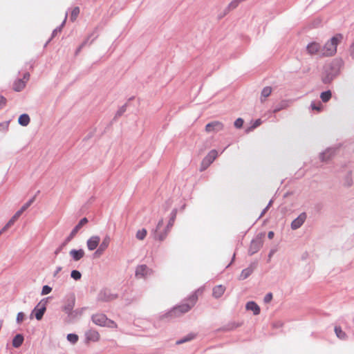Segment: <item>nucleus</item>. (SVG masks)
<instances>
[{"mask_svg":"<svg viewBox=\"0 0 354 354\" xmlns=\"http://www.w3.org/2000/svg\"><path fill=\"white\" fill-rule=\"evenodd\" d=\"M189 303H184L178 306L174 307L171 310L166 313L168 317H176L188 312L196 303L198 295L196 292H194L188 298Z\"/></svg>","mask_w":354,"mask_h":354,"instance_id":"1","label":"nucleus"},{"mask_svg":"<svg viewBox=\"0 0 354 354\" xmlns=\"http://www.w3.org/2000/svg\"><path fill=\"white\" fill-rule=\"evenodd\" d=\"M343 39L342 34H337L328 40L324 46H322V51L321 56H332L337 51V46Z\"/></svg>","mask_w":354,"mask_h":354,"instance_id":"2","label":"nucleus"},{"mask_svg":"<svg viewBox=\"0 0 354 354\" xmlns=\"http://www.w3.org/2000/svg\"><path fill=\"white\" fill-rule=\"evenodd\" d=\"M340 69V62L339 61L332 62L329 66L325 70V75L322 77V82L324 84L330 83L339 74Z\"/></svg>","mask_w":354,"mask_h":354,"instance_id":"3","label":"nucleus"},{"mask_svg":"<svg viewBox=\"0 0 354 354\" xmlns=\"http://www.w3.org/2000/svg\"><path fill=\"white\" fill-rule=\"evenodd\" d=\"M88 223V219L84 217L82 218L78 224L72 230L70 234L66 237L64 241L55 250V254L57 255L63 248L73 239L75 234L81 229V227Z\"/></svg>","mask_w":354,"mask_h":354,"instance_id":"4","label":"nucleus"},{"mask_svg":"<svg viewBox=\"0 0 354 354\" xmlns=\"http://www.w3.org/2000/svg\"><path fill=\"white\" fill-rule=\"evenodd\" d=\"M176 214H177V209L175 208L171 212L170 218L169 220L168 223H167L166 228L165 229V230L163 232H160L158 236H156L155 239L159 240L160 241H162L163 240L165 239L169 232L170 231V229L174 225V221L176 218Z\"/></svg>","mask_w":354,"mask_h":354,"instance_id":"5","label":"nucleus"},{"mask_svg":"<svg viewBox=\"0 0 354 354\" xmlns=\"http://www.w3.org/2000/svg\"><path fill=\"white\" fill-rule=\"evenodd\" d=\"M93 322L100 326L113 327L115 325V322L109 319L104 314H95L91 317Z\"/></svg>","mask_w":354,"mask_h":354,"instance_id":"6","label":"nucleus"},{"mask_svg":"<svg viewBox=\"0 0 354 354\" xmlns=\"http://www.w3.org/2000/svg\"><path fill=\"white\" fill-rule=\"evenodd\" d=\"M263 234H259L253 239L250 243V248L248 249L249 255H253L257 253L263 246Z\"/></svg>","mask_w":354,"mask_h":354,"instance_id":"7","label":"nucleus"},{"mask_svg":"<svg viewBox=\"0 0 354 354\" xmlns=\"http://www.w3.org/2000/svg\"><path fill=\"white\" fill-rule=\"evenodd\" d=\"M48 299V297L41 299L33 309L32 313H35L37 320H41L42 319L46 310Z\"/></svg>","mask_w":354,"mask_h":354,"instance_id":"8","label":"nucleus"},{"mask_svg":"<svg viewBox=\"0 0 354 354\" xmlns=\"http://www.w3.org/2000/svg\"><path fill=\"white\" fill-rule=\"evenodd\" d=\"M218 153L216 150L212 149L208 154L203 159L200 171H203L205 170L216 158Z\"/></svg>","mask_w":354,"mask_h":354,"instance_id":"9","label":"nucleus"},{"mask_svg":"<svg viewBox=\"0 0 354 354\" xmlns=\"http://www.w3.org/2000/svg\"><path fill=\"white\" fill-rule=\"evenodd\" d=\"M152 273L151 269L149 268L146 265H140L136 267L135 275L138 279L144 278Z\"/></svg>","mask_w":354,"mask_h":354,"instance_id":"10","label":"nucleus"},{"mask_svg":"<svg viewBox=\"0 0 354 354\" xmlns=\"http://www.w3.org/2000/svg\"><path fill=\"white\" fill-rule=\"evenodd\" d=\"M223 124L219 121H213L206 124L205 131L207 133L218 132L223 129Z\"/></svg>","mask_w":354,"mask_h":354,"instance_id":"11","label":"nucleus"},{"mask_svg":"<svg viewBox=\"0 0 354 354\" xmlns=\"http://www.w3.org/2000/svg\"><path fill=\"white\" fill-rule=\"evenodd\" d=\"M110 241V236L109 235H106L105 237L103 239L102 243L100 244L98 248L95 252L94 256L100 257V255H102L104 253V252L108 248Z\"/></svg>","mask_w":354,"mask_h":354,"instance_id":"12","label":"nucleus"},{"mask_svg":"<svg viewBox=\"0 0 354 354\" xmlns=\"http://www.w3.org/2000/svg\"><path fill=\"white\" fill-rule=\"evenodd\" d=\"M117 298V295L111 294L109 290H102L98 295L97 300L101 301H109Z\"/></svg>","mask_w":354,"mask_h":354,"instance_id":"13","label":"nucleus"},{"mask_svg":"<svg viewBox=\"0 0 354 354\" xmlns=\"http://www.w3.org/2000/svg\"><path fill=\"white\" fill-rule=\"evenodd\" d=\"M257 264L258 262L257 261H253L250 264V266L248 268L243 269L239 276V279L244 280L247 279L257 268Z\"/></svg>","mask_w":354,"mask_h":354,"instance_id":"14","label":"nucleus"},{"mask_svg":"<svg viewBox=\"0 0 354 354\" xmlns=\"http://www.w3.org/2000/svg\"><path fill=\"white\" fill-rule=\"evenodd\" d=\"M307 215L305 212L301 213L291 223V228L293 230L299 229L306 220Z\"/></svg>","mask_w":354,"mask_h":354,"instance_id":"15","label":"nucleus"},{"mask_svg":"<svg viewBox=\"0 0 354 354\" xmlns=\"http://www.w3.org/2000/svg\"><path fill=\"white\" fill-rule=\"evenodd\" d=\"M307 51L310 55H321L322 48L321 45L317 42H311L308 44L306 47Z\"/></svg>","mask_w":354,"mask_h":354,"instance_id":"16","label":"nucleus"},{"mask_svg":"<svg viewBox=\"0 0 354 354\" xmlns=\"http://www.w3.org/2000/svg\"><path fill=\"white\" fill-rule=\"evenodd\" d=\"M100 238L98 236H92L86 241V245L90 251H93L99 245Z\"/></svg>","mask_w":354,"mask_h":354,"instance_id":"17","label":"nucleus"},{"mask_svg":"<svg viewBox=\"0 0 354 354\" xmlns=\"http://www.w3.org/2000/svg\"><path fill=\"white\" fill-rule=\"evenodd\" d=\"M335 149L333 147L328 148L326 151L320 153V159L322 162H326L335 154Z\"/></svg>","mask_w":354,"mask_h":354,"instance_id":"18","label":"nucleus"},{"mask_svg":"<svg viewBox=\"0 0 354 354\" xmlns=\"http://www.w3.org/2000/svg\"><path fill=\"white\" fill-rule=\"evenodd\" d=\"M85 337L87 341L97 342L100 334L97 330L91 329L85 333Z\"/></svg>","mask_w":354,"mask_h":354,"instance_id":"19","label":"nucleus"},{"mask_svg":"<svg viewBox=\"0 0 354 354\" xmlns=\"http://www.w3.org/2000/svg\"><path fill=\"white\" fill-rule=\"evenodd\" d=\"M84 251L82 249H73L69 252L70 256L75 261L80 260L84 256Z\"/></svg>","mask_w":354,"mask_h":354,"instance_id":"20","label":"nucleus"},{"mask_svg":"<svg viewBox=\"0 0 354 354\" xmlns=\"http://www.w3.org/2000/svg\"><path fill=\"white\" fill-rule=\"evenodd\" d=\"M245 308L248 310H252L254 315L260 313V308L254 301H248L246 304Z\"/></svg>","mask_w":354,"mask_h":354,"instance_id":"21","label":"nucleus"},{"mask_svg":"<svg viewBox=\"0 0 354 354\" xmlns=\"http://www.w3.org/2000/svg\"><path fill=\"white\" fill-rule=\"evenodd\" d=\"M225 288L222 285H218L213 288L212 295L214 298H220L224 293Z\"/></svg>","mask_w":354,"mask_h":354,"instance_id":"22","label":"nucleus"},{"mask_svg":"<svg viewBox=\"0 0 354 354\" xmlns=\"http://www.w3.org/2000/svg\"><path fill=\"white\" fill-rule=\"evenodd\" d=\"M24 340V335L22 334L16 335L12 339V346L15 348H19L21 346Z\"/></svg>","mask_w":354,"mask_h":354,"instance_id":"23","label":"nucleus"},{"mask_svg":"<svg viewBox=\"0 0 354 354\" xmlns=\"http://www.w3.org/2000/svg\"><path fill=\"white\" fill-rule=\"evenodd\" d=\"M290 100H282L280 102V103L277 105H276L274 109H273V113H277L279 112V111L282 110V109H286L287 107L289 106L290 105Z\"/></svg>","mask_w":354,"mask_h":354,"instance_id":"24","label":"nucleus"},{"mask_svg":"<svg viewBox=\"0 0 354 354\" xmlns=\"http://www.w3.org/2000/svg\"><path fill=\"white\" fill-rule=\"evenodd\" d=\"M26 86V82L24 80L19 79L14 82L13 89L15 91H21Z\"/></svg>","mask_w":354,"mask_h":354,"instance_id":"25","label":"nucleus"},{"mask_svg":"<svg viewBox=\"0 0 354 354\" xmlns=\"http://www.w3.org/2000/svg\"><path fill=\"white\" fill-rule=\"evenodd\" d=\"M30 117L26 113L21 114L18 119L19 124L23 127H26L30 123Z\"/></svg>","mask_w":354,"mask_h":354,"instance_id":"26","label":"nucleus"},{"mask_svg":"<svg viewBox=\"0 0 354 354\" xmlns=\"http://www.w3.org/2000/svg\"><path fill=\"white\" fill-rule=\"evenodd\" d=\"M74 305H75V298L73 297L72 301L71 302H69L68 304H67L64 307V311L68 315H71L73 313V309Z\"/></svg>","mask_w":354,"mask_h":354,"instance_id":"27","label":"nucleus"},{"mask_svg":"<svg viewBox=\"0 0 354 354\" xmlns=\"http://www.w3.org/2000/svg\"><path fill=\"white\" fill-rule=\"evenodd\" d=\"M196 337V335L194 333H189L185 337L180 339L176 342V344H181L185 343L187 342L191 341Z\"/></svg>","mask_w":354,"mask_h":354,"instance_id":"28","label":"nucleus"},{"mask_svg":"<svg viewBox=\"0 0 354 354\" xmlns=\"http://www.w3.org/2000/svg\"><path fill=\"white\" fill-rule=\"evenodd\" d=\"M331 96H332V93L330 90L324 91L320 95V97L323 102H328L330 100V99L331 98Z\"/></svg>","mask_w":354,"mask_h":354,"instance_id":"29","label":"nucleus"},{"mask_svg":"<svg viewBox=\"0 0 354 354\" xmlns=\"http://www.w3.org/2000/svg\"><path fill=\"white\" fill-rule=\"evenodd\" d=\"M271 93H272V88L270 86L264 87L261 91V102L263 101V97L266 98L267 97L270 96Z\"/></svg>","mask_w":354,"mask_h":354,"instance_id":"30","label":"nucleus"},{"mask_svg":"<svg viewBox=\"0 0 354 354\" xmlns=\"http://www.w3.org/2000/svg\"><path fill=\"white\" fill-rule=\"evenodd\" d=\"M335 332L337 337L341 339H344L346 337V333L342 330L341 327L335 326Z\"/></svg>","mask_w":354,"mask_h":354,"instance_id":"31","label":"nucleus"},{"mask_svg":"<svg viewBox=\"0 0 354 354\" xmlns=\"http://www.w3.org/2000/svg\"><path fill=\"white\" fill-rule=\"evenodd\" d=\"M66 338L67 340L73 344H76L79 339L78 335L74 333L68 334Z\"/></svg>","mask_w":354,"mask_h":354,"instance_id":"32","label":"nucleus"},{"mask_svg":"<svg viewBox=\"0 0 354 354\" xmlns=\"http://www.w3.org/2000/svg\"><path fill=\"white\" fill-rule=\"evenodd\" d=\"M147 233L146 229L142 228L137 232L136 237L138 240H143L146 237Z\"/></svg>","mask_w":354,"mask_h":354,"instance_id":"33","label":"nucleus"},{"mask_svg":"<svg viewBox=\"0 0 354 354\" xmlns=\"http://www.w3.org/2000/svg\"><path fill=\"white\" fill-rule=\"evenodd\" d=\"M66 17H67V14H66V16H65V19L63 21V22L62 23V24L57 27L53 31V33H52V37L51 38L54 37L58 32H60L62 31V29L63 28V26H64L65 24V22H66Z\"/></svg>","mask_w":354,"mask_h":354,"instance_id":"34","label":"nucleus"},{"mask_svg":"<svg viewBox=\"0 0 354 354\" xmlns=\"http://www.w3.org/2000/svg\"><path fill=\"white\" fill-rule=\"evenodd\" d=\"M35 198H36V196H34L33 197H32L30 199H29L21 207V210L22 211H26L32 203L33 202L35 201Z\"/></svg>","mask_w":354,"mask_h":354,"instance_id":"35","label":"nucleus"},{"mask_svg":"<svg viewBox=\"0 0 354 354\" xmlns=\"http://www.w3.org/2000/svg\"><path fill=\"white\" fill-rule=\"evenodd\" d=\"M79 13H80V8L78 7L74 8L71 12V20L72 21H74L77 19Z\"/></svg>","mask_w":354,"mask_h":354,"instance_id":"36","label":"nucleus"},{"mask_svg":"<svg viewBox=\"0 0 354 354\" xmlns=\"http://www.w3.org/2000/svg\"><path fill=\"white\" fill-rule=\"evenodd\" d=\"M240 3L239 1V0H233L232 1L230 2V3L228 5L227 8H226V10L227 11H230V10H234L238 6L239 4Z\"/></svg>","mask_w":354,"mask_h":354,"instance_id":"37","label":"nucleus"},{"mask_svg":"<svg viewBox=\"0 0 354 354\" xmlns=\"http://www.w3.org/2000/svg\"><path fill=\"white\" fill-rule=\"evenodd\" d=\"M71 277L75 280H80L82 277V274L77 270H73L71 272Z\"/></svg>","mask_w":354,"mask_h":354,"instance_id":"38","label":"nucleus"},{"mask_svg":"<svg viewBox=\"0 0 354 354\" xmlns=\"http://www.w3.org/2000/svg\"><path fill=\"white\" fill-rule=\"evenodd\" d=\"M17 219H14V217L12 216L10 220L8 222V223L2 228V230L0 231V234L3 233L4 231H6L8 227H10L11 225L14 224V223L16 221Z\"/></svg>","mask_w":354,"mask_h":354,"instance_id":"39","label":"nucleus"},{"mask_svg":"<svg viewBox=\"0 0 354 354\" xmlns=\"http://www.w3.org/2000/svg\"><path fill=\"white\" fill-rule=\"evenodd\" d=\"M127 110V104H124L123 106H122L118 110V111L116 112L115 113V118H118V117H120Z\"/></svg>","mask_w":354,"mask_h":354,"instance_id":"40","label":"nucleus"},{"mask_svg":"<svg viewBox=\"0 0 354 354\" xmlns=\"http://www.w3.org/2000/svg\"><path fill=\"white\" fill-rule=\"evenodd\" d=\"M94 35V32H93L92 34H91V35H89L82 44L81 45L78 47V48L76 50V54H77L79 52H80V50H82V48L85 46L87 43H88V39H90V37H93Z\"/></svg>","mask_w":354,"mask_h":354,"instance_id":"41","label":"nucleus"},{"mask_svg":"<svg viewBox=\"0 0 354 354\" xmlns=\"http://www.w3.org/2000/svg\"><path fill=\"white\" fill-rule=\"evenodd\" d=\"M310 106L313 110H317L319 111L322 109V104L320 102H318L317 103L313 102L310 104Z\"/></svg>","mask_w":354,"mask_h":354,"instance_id":"42","label":"nucleus"},{"mask_svg":"<svg viewBox=\"0 0 354 354\" xmlns=\"http://www.w3.org/2000/svg\"><path fill=\"white\" fill-rule=\"evenodd\" d=\"M51 291H52V288L50 287L49 286L45 285L42 288L41 294V295H46L49 294Z\"/></svg>","mask_w":354,"mask_h":354,"instance_id":"43","label":"nucleus"},{"mask_svg":"<svg viewBox=\"0 0 354 354\" xmlns=\"http://www.w3.org/2000/svg\"><path fill=\"white\" fill-rule=\"evenodd\" d=\"M162 225H163V219L162 218L158 221L156 228L154 230V232H153L154 237L156 236H158L160 234V233H158V231L160 229V227L162 226Z\"/></svg>","mask_w":354,"mask_h":354,"instance_id":"44","label":"nucleus"},{"mask_svg":"<svg viewBox=\"0 0 354 354\" xmlns=\"http://www.w3.org/2000/svg\"><path fill=\"white\" fill-rule=\"evenodd\" d=\"M9 123H10L9 121H6V122L0 123V131L4 132V131H7L8 129V127H9Z\"/></svg>","mask_w":354,"mask_h":354,"instance_id":"45","label":"nucleus"},{"mask_svg":"<svg viewBox=\"0 0 354 354\" xmlns=\"http://www.w3.org/2000/svg\"><path fill=\"white\" fill-rule=\"evenodd\" d=\"M243 120L239 118L235 120L234 127L237 129H240L243 127Z\"/></svg>","mask_w":354,"mask_h":354,"instance_id":"46","label":"nucleus"},{"mask_svg":"<svg viewBox=\"0 0 354 354\" xmlns=\"http://www.w3.org/2000/svg\"><path fill=\"white\" fill-rule=\"evenodd\" d=\"M272 299V294L271 292H269V293L266 294V296L264 297L263 301L265 303L268 304V303L270 302Z\"/></svg>","mask_w":354,"mask_h":354,"instance_id":"47","label":"nucleus"},{"mask_svg":"<svg viewBox=\"0 0 354 354\" xmlns=\"http://www.w3.org/2000/svg\"><path fill=\"white\" fill-rule=\"evenodd\" d=\"M24 319V313L22 312H19L18 313L17 315V323H20Z\"/></svg>","mask_w":354,"mask_h":354,"instance_id":"48","label":"nucleus"},{"mask_svg":"<svg viewBox=\"0 0 354 354\" xmlns=\"http://www.w3.org/2000/svg\"><path fill=\"white\" fill-rule=\"evenodd\" d=\"M6 99L3 96L0 95V109L6 105Z\"/></svg>","mask_w":354,"mask_h":354,"instance_id":"49","label":"nucleus"},{"mask_svg":"<svg viewBox=\"0 0 354 354\" xmlns=\"http://www.w3.org/2000/svg\"><path fill=\"white\" fill-rule=\"evenodd\" d=\"M261 124V119H257L255 120V122H254V124H252V129H254V128H257V127H259L260 124Z\"/></svg>","mask_w":354,"mask_h":354,"instance_id":"50","label":"nucleus"},{"mask_svg":"<svg viewBox=\"0 0 354 354\" xmlns=\"http://www.w3.org/2000/svg\"><path fill=\"white\" fill-rule=\"evenodd\" d=\"M345 184L347 187L352 185V180L349 176L346 177Z\"/></svg>","mask_w":354,"mask_h":354,"instance_id":"51","label":"nucleus"},{"mask_svg":"<svg viewBox=\"0 0 354 354\" xmlns=\"http://www.w3.org/2000/svg\"><path fill=\"white\" fill-rule=\"evenodd\" d=\"M24 212V211L21 210V209H20L19 210H18L15 214V215L13 216L14 217V219H17L21 215V214Z\"/></svg>","mask_w":354,"mask_h":354,"instance_id":"52","label":"nucleus"},{"mask_svg":"<svg viewBox=\"0 0 354 354\" xmlns=\"http://www.w3.org/2000/svg\"><path fill=\"white\" fill-rule=\"evenodd\" d=\"M29 78H30V73L26 72L24 74L22 80H24L26 83L29 80Z\"/></svg>","mask_w":354,"mask_h":354,"instance_id":"53","label":"nucleus"},{"mask_svg":"<svg viewBox=\"0 0 354 354\" xmlns=\"http://www.w3.org/2000/svg\"><path fill=\"white\" fill-rule=\"evenodd\" d=\"M62 268L61 266H58L56 268V270H55L53 273V277H57L58 273L62 270Z\"/></svg>","mask_w":354,"mask_h":354,"instance_id":"54","label":"nucleus"},{"mask_svg":"<svg viewBox=\"0 0 354 354\" xmlns=\"http://www.w3.org/2000/svg\"><path fill=\"white\" fill-rule=\"evenodd\" d=\"M274 232H273L272 231H270V232L268 233V238L269 239H273V237H274Z\"/></svg>","mask_w":354,"mask_h":354,"instance_id":"55","label":"nucleus"},{"mask_svg":"<svg viewBox=\"0 0 354 354\" xmlns=\"http://www.w3.org/2000/svg\"><path fill=\"white\" fill-rule=\"evenodd\" d=\"M268 209V207H266L262 211L261 214V216H262L266 212V211Z\"/></svg>","mask_w":354,"mask_h":354,"instance_id":"56","label":"nucleus"},{"mask_svg":"<svg viewBox=\"0 0 354 354\" xmlns=\"http://www.w3.org/2000/svg\"><path fill=\"white\" fill-rule=\"evenodd\" d=\"M274 250H272L270 252L269 254H268V257H269V258H271V257L273 255V254H274Z\"/></svg>","mask_w":354,"mask_h":354,"instance_id":"57","label":"nucleus"},{"mask_svg":"<svg viewBox=\"0 0 354 354\" xmlns=\"http://www.w3.org/2000/svg\"><path fill=\"white\" fill-rule=\"evenodd\" d=\"M351 51L353 53L354 52V41L352 43L351 46Z\"/></svg>","mask_w":354,"mask_h":354,"instance_id":"58","label":"nucleus"},{"mask_svg":"<svg viewBox=\"0 0 354 354\" xmlns=\"http://www.w3.org/2000/svg\"><path fill=\"white\" fill-rule=\"evenodd\" d=\"M236 327H237V326H235V324H232V326H230V327L228 328V329L231 330V329H233V328H236Z\"/></svg>","mask_w":354,"mask_h":354,"instance_id":"59","label":"nucleus"},{"mask_svg":"<svg viewBox=\"0 0 354 354\" xmlns=\"http://www.w3.org/2000/svg\"><path fill=\"white\" fill-rule=\"evenodd\" d=\"M272 203V200H270V202L268 203V205L266 207H268V208L270 207V206L271 205Z\"/></svg>","mask_w":354,"mask_h":354,"instance_id":"60","label":"nucleus"},{"mask_svg":"<svg viewBox=\"0 0 354 354\" xmlns=\"http://www.w3.org/2000/svg\"><path fill=\"white\" fill-rule=\"evenodd\" d=\"M97 35H96V36H95V37H93V39H92V41L90 42V44H91V43H92V42H93V41L97 38Z\"/></svg>","mask_w":354,"mask_h":354,"instance_id":"61","label":"nucleus"},{"mask_svg":"<svg viewBox=\"0 0 354 354\" xmlns=\"http://www.w3.org/2000/svg\"><path fill=\"white\" fill-rule=\"evenodd\" d=\"M164 317H167H167H168V316H167V315H166V314H165V315H163V317H162V319H164Z\"/></svg>","mask_w":354,"mask_h":354,"instance_id":"62","label":"nucleus"},{"mask_svg":"<svg viewBox=\"0 0 354 354\" xmlns=\"http://www.w3.org/2000/svg\"><path fill=\"white\" fill-rule=\"evenodd\" d=\"M50 40V39L48 41H47V43L46 44V45H47L48 43H49Z\"/></svg>","mask_w":354,"mask_h":354,"instance_id":"63","label":"nucleus"}]
</instances>
